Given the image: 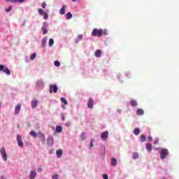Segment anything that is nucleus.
<instances>
[{
	"mask_svg": "<svg viewBox=\"0 0 179 179\" xmlns=\"http://www.w3.org/2000/svg\"><path fill=\"white\" fill-rule=\"evenodd\" d=\"M0 153L3 157V160L4 162H8V154L6 153V150H5V148H1L0 150Z\"/></svg>",
	"mask_w": 179,
	"mask_h": 179,
	"instance_id": "7ed1b4c3",
	"label": "nucleus"
},
{
	"mask_svg": "<svg viewBox=\"0 0 179 179\" xmlns=\"http://www.w3.org/2000/svg\"><path fill=\"white\" fill-rule=\"evenodd\" d=\"M66 17L67 20H69V19H72V13H67Z\"/></svg>",
	"mask_w": 179,
	"mask_h": 179,
	"instance_id": "473e14b6",
	"label": "nucleus"
},
{
	"mask_svg": "<svg viewBox=\"0 0 179 179\" xmlns=\"http://www.w3.org/2000/svg\"><path fill=\"white\" fill-rule=\"evenodd\" d=\"M54 65H55V66H61V63L59 62V61H55V62H54Z\"/></svg>",
	"mask_w": 179,
	"mask_h": 179,
	"instance_id": "f704fd0d",
	"label": "nucleus"
},
{
	"mask_svg": "<svg viewBox=\"0 0 179 179\" xmlns=\"http://www.w3.org/2000/svg\"><path fill=\"white\" fill-rule=\"evenodd\" d=\"M66 5H63L62 8H60L59 13L60 15H65V10L66 9Z\"/></svg>",
	"mask_w": 179,
	"mask_h": 179,
	"instance_id": "ddd939ff",
	"label": "nucleus"
},
{
	"mask_svg": "<svg viewBox=\"0 0 179 179\" xmlns=\"http://www.w3.org/2000/svg\"><path fill=\"white\" fill-rule=\"evenodd\" d=\"M47 143L48 146H52L54 145V137L49 136L47 139Z\"/></svg>",
	"mask_w": 179,
	"mask_h": 179,
	"instance_id": "1a4fd4ad",
	"label": "nucleus"
},
{
	"mask_svg": "<svg viewBox=\"0 0 179 179\" xmlns=\"http://www.w3.org/2000/svg\"><path fill=\"white\" fill-rule=\"evenodd\" d=\"M49 92L50 93H57V92H58V87L57 86V85H51L50 86Z\"/></svg>",
	"mask_w": 179,
	"mask_h": 179,
	"instance_id": "423d86ee",
	"label": "nucleus"
},
{
	"mask_svg": "<svg viewBox=\"0 0 179 179\" xmlns=\"http://www.w3.org/2000/svg\"><path fill=\"white\" fill-rule=\"evenodd\" d=\"M37 176V173L36 171H31L29 174V179H34L36 178V176Z\"/></svg>",
	"mask_w": 179,
	"mask_h": 179,
	"instance_id": "f8f14e48",
	"label": "nucleus"
},
{
	"mask_svg": "<svg viewBox=\"0 0 179 179\" xmlns=\"http://www.w3.org/2000/svg\"><path fill=\"white\" fill-rule=\"evenodd\" d=\"M41 142L44 145V143H45V137L41 138Z\"/></svg>",
	"mask_w": 179,
	"mask_h": 179,
	"instance_id": "58836bf2",
	"label": "nucleus"
},
{
	"mask_svg": "<svg viewBox=\"0 0 179 179\" xmlns=\"http://www.w3.org/2000/svg\"><path fill=\"white\" fill-rule=\"evenodd\" d=\"M54 45V39L50 38L49 39V47H52Z\"/></svg>",
	"mask_w": 179,
	"mask_h": 179,
	"instance_id": "2f4dec72",
	"label": "nucleus"
},
{
	"mask_svg": "<svg viewBox=\"0 0 179 179\" xmlns=\"http://www.w3.org/2000/svg\"><path fill=\"white\" fill-rule=\"evenodd\" d=\"M0 108H1V103H0Z\"/></svg>",
	"mask_w": 179,
	"mask_h": 179,
	"instance_id": "8fccbe9b",
	"label": "nucleus"
},
{
	"mask_svg": "<svg viewBox=\"0 0 179 179\" xmlns=\"http://www.w3.org/2000/svg\"><path fill=\"white\" fill-rule=\"evenodd\" d=\"M17 142L20 148H23V141H22V136L19 134L17 135Z\"/></svg>",
	"mask_w": 179,
	"mask_h": 179,
	"instance_id": "6e6552de",
	"label": "nucleus"
},
{
	"mask_svg": "<svg viewBox=\"0 0 179 179\" xmlns=\"http://www.w3.org/2000/svg\"><path fill=\"white\" fill-rule=\"evenodd\" d=\"M107 34H108L107 29L95 28L92 30L91 36L92 37H101L102 36H107Z\"/></svg>",
	"mask_w": 179,
	"mask_h": 179,
	"instance_id": "f257e3e1",
	"label": "nucleus"
},
{
	"mask_svg": "<svg viewBox=\"0 0 179 179\" xmlns=\"http://www.w3.org/2000/svg\"><path fill=\"white\" fill-rule=\"evenodd\" d=\"M56 132L61 134V132H62V127L61 126H57L56 127Z\"/></svg>",
	"mask_w": 179,
	"mask_h": 179,
	"instance_id": "bb28decb",
	"label": "nucleus"
},
{
	"mask_svg": "<svg viewBox=\"0 0 179 179\" xmlns=\"http://www.w3.org/2000/svg\"><path fill=\"white\" fill-rule=\"evenodd\" d=\"M38 12L39 15H41V16H43V19L45 20H47V19H48V13L44 12V10L39 8L38 9Z\"/></svg>",
	"mask_w": 179,
	"mask_h": 179,
	"instance_id": "39448f33",
	"label": "nucleus"
},
{
	"mask_svg": "<svg viewBox=\"0 0 179 179\" xmlns=\"http://www.w3.org/2000/svg\"><path fill=\"white\" fill-rule=\"evenodd\" d=\"M0 72H3L6 75H10V70L2 64L0 65Z\"/></svg>",
	"mask_w": 179,
	"mask_h": 179,
	"instance_id": "20e7f679",
	"label": "nucleus"
},
{
	"mask_svg": "<svg viewBox=\"0 0 179 179\" xmlns=\"http://www.w3.org/2000/svg\"><path fill=\"white\" fill-rule=\"evenodd\" d=\"M103 179H108V174H103Z\"/></svg>",
	"mask_w": 179,
	"mask_h": 179,
	"instance_id": "37998d69",
	"label": "nucleus"
},
{
	"mask_svg": "<svg viewBox=\"0 0 179 179\" xmlns=\"http://www.w3.org/2000/svg\"><path fill=\"white\" fill-rule=\"evenodd\" d=\"M145 148L148 152H152V149H153L151 143L146 144Z\"/></svg>",
	"mask_w": 179,
	"mask_h": 179,
	"instance_id": "f3484780",
	"label": "nucleus"
},
{
	"mask_svg": "<svg viewBox=\"0 0 179 179\" xmlns=\"http://www.w3.org/2000/svg\"><path fill=\"white\" fill-rule=\"evenodd\" d=\"M143 110L142 109H138L136 111L137 115H143Z\"/></svg>",
	"mask_w": 179,
	"mask_h": 179,
	"instance_id": "cd10ccee",
	"label": "nucleus"
},
{
	"mask_svg": "<svg viewBox=\"0 0 179 179\" xmlns=\"http://www.w3.org/2000/svg\"><path fill=\"white\" fill-rule=\"evenodd\" d=\"M72 1H73V2H76L77 0H72Z\"/></svg>",
	"mask_w": 179,
	"mask_h": 179,
	"instance_id": "09e8293b",
	"label": "nucleus"
},
{
	"mask_svg": "<svg viewBox=\"0 0 179 179\" xmlns=\"http://www.w3.org/2000/svg\"><path fill=\"white\" fill-rule=\"evenodd\" d=\"M83 39V35L80 34L78 36L77 38L75 40L76 43H79V41H80L81 40Z\"/></svg>",
	"mask_w": 179,
	"mask_h": 179,
	"instance_id": "aec40b11",
	"label": "nucleus"
},
{
	"mask_svg": "<svg viewBox=\"0 0 179 179\" xmlns=\"http://www.w3.org/2000/svg\"><path fill=\"white\" fill-rule=\"evenodd\" d=\"M31 106L32 108H36L37 106H38V100H33L31 103Z\"/></svg>",
	"mask_w": 179,
	"mask_h": 179,
	"instance_id": "4468645a",
	"label": "nucleus"
},
{
	"mask_svg": "<svg viewBox=\"0 0 179 179\" xmlns=\"http://www.w3.org/2000/svg\"><path fill=\"white\" fill-rule=\"evenodd\" d=\"M94 143V139H91V141L90 143V148H93Z\"/></svg>",
	"mask_w": 179,
	"mask_h": 179,
	"instance_id": "e433bc0d",
	"label": "nucleus"
},
{
	"mask_svg": "<svg viewBox=\"0 0 179 179\" xmlns=\"http://www.w3.org/2000/svg\"><path fill=\"white\" fill-rule=\"evenodd\" d=\"M169 150L166 148H161V152H160V157L162 160H164L166 159V156L169 155Z\"/></svg>",
	"mask_w": 179,
	"mask_h": 179,
	"instance_id": "f03ea898",
	"label": "nucleus"
},
{
	"mask_svg": "<svg viewBox=\"0 0 179 179\" xmlns=\"http://www.w3.org/2000/svg\"><path fill=\"white\" fill-rule=\"evenodd\" d=\"M134 135H136V136L139 135L141 134V129L136 128L134 130Z\"/></svg>",
	"mask_w": 179,
	"mask_h": 179,
	"instance_id": "393cba45",
	"label": "nucleus"
},
{
	"mask_svg": "<svg viewBox=\"0 0 179 179\" xmlns=\"http://www.w3.org/2000/svg\"><path fill=\"white\" fill-rule=\"evenodd\" d=\"M8 2H13L14 3L17 2V0H6Z\"/></svg>",
	"mask_w": 179,
	"mask_h": 179,
	"instance_id": "c03bdc74",
	"label": "nucleus"
},
{
	"mask_svg": "<svg viewBox=\"0 0 179 179\" xmlns=\"http://www.w3.org/2000/svg\"><path fill=\"white\" fill-rule=\"evenodd\" d=\"M36 57H37V54L33 53L30 55V59L33 61L34 59H36Z\"/></svg>",
	"mask_w": 179,
	"mask_h": 179,
	"instance_id": "c756f323",
	"label": "nucleus"
},
{
	"mask_svg": "<svg viewBox=\"0 0 179 179\" xmlns=\"http://www.w3.org/2000/svg\"><path fill=\"white\" fill-rule=\"evenodd\" d=\"M37 171H38V173H41V172L43 171V168L39 167V168L37 169Z\"/></svg>",
	"mask_w": 179,
	"mask_h": 179,
	"instance_id": "a18cd8bd",
	"label": "nucleus"
},
{
	"mask_svg": "<svg viewBox=\"0 0 179 179\" xmlns=\"http://www.w3.org/2000/svg\"><path fill=\"white\" fill-rule=\"evenodd\" d=\"M141 142H145L146 141V136H145V135L141 136Z\"/></svg>",
	"mask_w": 179,
	"mask_h": 179,
	"instance_id": "c9c22d12",
	"label": "nucleus"
},
{
	"mask_svg": "<svg viewBox=\"0 0 179 179\" xmlns=\"http://www.w3.org/2000/svg\"><path fill=\"white\" fill-rule=\"evenodd\" d=\"M45 6H47V3H45V1H43V3H42L43 9H45Z\"/></svg>",
	"mask_w": 179,
	"mask_h": 179,
	"instance_id": "4c0bfd02",
	"label": "nucleus"
},
{
	"mask_svg": "<svg viewBox=\"0 0 179 179\" xmlns=\"http://www.w3.org/2000/svg\"><path fill=\"white\" fill-rule=\"evenodd\" d=\"M37 135H38V138H39V139H42L43 138L45 137L44 134H43V132H41V131L38 132Z\"/></svg>",
	"mask_w": 179,
	"mask_h": 179,
	"instance_id": "c85d7f7f",
	"label": "nucleus"
},
{
	"mask_svg": "<svg viewBox=\"0 0 179 179\" xmlns=\"http://www.w3.org/2000/svg\"><path fill=\"white\" fill-rule=\"evenodd\" d=\"M130 104L132 107H136V106H138V102H136V100H131Z\"/></svg>",
	"mask_w": 179,
	"mask_h": 179,
	"instance_id": "4be33fe9",
	"label": "nucleus"
},
{
	"mask_svg": "<svg viewBox=\"0 0 179 179\" xmlns=\"http://www.w3.org/2000/svg\"><path fill=\"white\" fill-rule=\"evenodd\" d=\"M62 153H63V151L61 149H59L56 151V155L58 159H61V157H62Z\"/></svg>",
	"mask_w": 179,
	"mask_h": 179,
	"instance_id": "2eb2a0df",
	"label": "nucleus"
},
{
	"mask_svg": "<svg viewBox=\"0 0 179 179\" xmlns=\"http://www.w3.org/2000/svg\"><path fill=\"white\" fill-rule=\"evenodd\" d=\"M95 57H96V58H100L101 57V50H97L95 52Z\"/></svg>",
	"mask_w": 179,
	"mask_h": 179,
	"instance_id": "a211bd4d",
	"label": "nucleus"
},
{
	"mask_svg": "<svg viewBox=\"0 0 179 179\" xmlns=\"http://www.w3.org/2000/svg\"><path fill=\"white\" fill-rule=\"evenodd\" d=\"M147 139L148 142H152L153 141V138H152V136H148Z\"/></svg>",
	"mask_w": 179,
	"mask_h": 179,
	"instance_id": "a19ab883",
	"label": "nucleus"
},
{
	"mask_svg": "<svg viewBox=\"0 0 179 179\" xmlns=\"http://www.w3.org/2000/svg\"><path fill=\"white\" fill-rule=\"evenodd\" d=\"M59 176L58 174H55L53 176H52V179H58L59 178Z\"/></svg>",
	"mask_w": 179,
	"mask_h": 179,
	"instance_id": "79ce46f5",
	"label": "nucleus"
},
{
	"mask_svg": "<svg viewBox=\"0 0 179 179\" xmlns=\"http://www.w3.org/2000/svg\"><path fill=\"white\" fill-rule=\"evenodd\" d=\"M111 166H113V167H115V166H117V159L115 158L111 159Z\"/></svg>",
	"mask_w": 179,
	"mask_h": 179,
	"instance_id": "412c9836",
	"label": "nucleus"
},
{
	"mask_svg": "<svg viewBox=\"0 0 179 179\" xmlns=\"http://www.w3.org/2000/svg\"><path fill=\"white\" fill-rule=\"evenodd\" d=\"M81 141H85L86 139V133L82 132L80 136Z\"/></svg>",
	"mask_w": 179,
	"mask_h": 179,
	"instance_id": "5701e85b",
	"label": "nucleus"
},
{
	"mask_svg": "<svg viewBox=\"0 0 179 179\" xmlns=\"http://www.w3.org/2000/svg\"><path fill=\"white\" fill-rule=\"evenodd\" d=\"M29 135H31V136H33V138H37L38 134L34 131H31Z\"/></svg>",
	"mask_w": 179,
	"mask_h": 179,
	"instance_id": "b1692460",
	"label": "nucleus"
},
{
	"mask_svg": "<svg viewBox=\"0 0 179 179\" xmlns=\"http://www.w3.org/2000/svg\"><path fill=\"white\" fill-rule=\"evenodd\" d=\"M11 10H12V6H10L6 9V12L7 13L10 12Z\"/></svg>",
	"mask_w": 179,
	"mask_h": 179,
	"instance_id": "ea45409f",
	"label": "nucleus"
},
{
	"mask_svg": "<svg viewBox=\"0 0 179 179\" xmlns=\"http://www.w3.org/2000/svg\"><path fill=\"white\" fill-rule=\"evenodd\" d=\"M108 138V131H105L104 132L101 133V139L102 141H107Z\"/></svg>",
	"mask_w": 179,
	"mask_h": 179,
	"instance_id": "0eeeda50",
	"label": "nucleus"
},
{
	"mask_svg": "<svg viewBox=\"0 0 179 179\" xmlns=\"http://www.w3.org/2000/svg\"><path fill=\"white\" fill-rule=\"evenodd\" d=\"M62 119L63 121H65V117L62 116Z\"/></svg>",
	"mask_w": 179,
	"mask_h": 179,
	"instance_id": "de8ad7c7",
	"label": "nucleus"
},
{
	"mask_svg": "<svg viewBox=\"0 0 179 179\" xmlns=\"http://www.w3.org/2000/svg\"><path fill=\"white\" fill-rule=\"evenodd\" d=\"M24 0H17V2H19L20 3H22V2H24Z\"/></svg>",
	"mask_w": 179,
	"mask_h": 179,
	"instance_id": "49530a36",
	"label": "nucleus"
},
{
	"mask_svg": "<svg viewBox=\"0 0 179 179\" xmlns=\"http://www.w3.org/2000/svg\"><path fill=\"white\" fill-rule=\"evenodd\" d=\"M132 159L134 160H136V159H139V154L138 152H134L132 154Z\"/></svg>",
	"mask_w": 179,
	"mask_h": 179,
	"instance_id": "6ab92c4d",
	"label": "nucleus"
},
{
	"mask_svg": "<svg viewBox=\"0 0 179 179\" xmlns=\"http://www.w3.org/2000/svg\"><path fill=\"white\" fill-rule=\"evenodd\" d=\"M20 108H22V104L19 103L15 106V114H19L20 113Z\"/></svg>",
	"mask_w": 179,
	"mask_h": 179,
	"instance_id": "9b49d317",
	"label": "nucleus"
},
{
	"mask_svg": "<svg viewBox=\"0 0 179 179\" xmlns=\"http://www.w3.org/2000/svg\"><path fill=\"white\" fill-rule=\"evenodd\" d=\"M94 104V101L93 100V99H90L87 101L88 108H93Z\"/></svg>",
	"mask_w": 179,
	"mask_h": 179,
	"instance_id": "9d476101",
	"label": "nucleus"
},
{
	"mask_svg": "<svg viewBox=\"0 0 179 179\" xmlns=\"http://www.w3.org/2000/svg\"><path fill=\"white\" fill-rule=\"evenodd\" d=\"M47 38H43L42 41V45L43 47H45V44H47Z\"/></svg>",
	"mask_w": 179,
	"mask_h": 179,
	"instance_id": "72a5a7b5",
	"label": "nucleus"
},
{
	"mask_svg": "<svg viewBox=\"0 0 179 179\" xmlns=\"http://www.w3.org/2000/svg\"><path fill=\"white\" fill-rule=\"evenodd\" d=\"M41 86H43V81L41 80H39L36 83V87H40Z\"/></svg>",
	"mask_w": 179,
	"mask_h": 179,
	"instance_id": "7c9ffc66",
	"label": "nucleus"
},
{
	"mask_svg": "<svg viewBox=\"0 0 179 179\" xmlns=\"http://www.w3.org/2000/svg\"><path fill=\"white\" fill-rule=\"evenodd\" d=\"M62 103H63V104H65V106H68V101H66V99L64 97H62L60 99Z\"/></svg>",
	"mask_w": 179,
	"mask_h": 179,
	"instance_id": "a878e982",
	"label": "nucleus"
},
{
	"mask_svg": "<svg viewBox=\"0 0 179 179\" xmlns=\"http://www.w3.org/2000/svg\"><path fill=\"white\" fill-rule=\"evenodd\" d=\"M45 25L43 26L41 29L43 31V34H47L48 33V30H47V27L48 26L46 23Z\"/></svg>",
	"mask_w": 179,
	"mask_h": 179,
	"instance_id": "dca6fc26",
	"label": "nucleus"
}]
</instances>
